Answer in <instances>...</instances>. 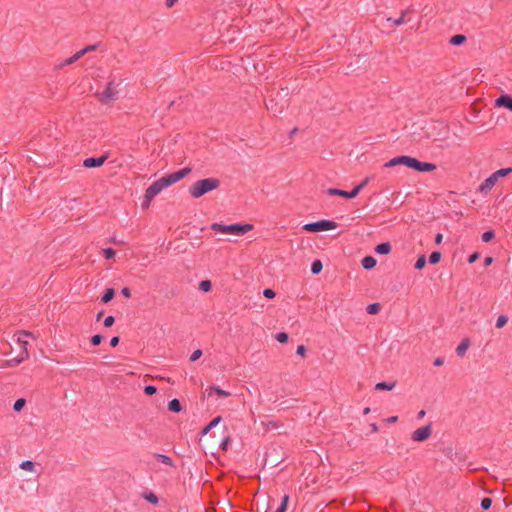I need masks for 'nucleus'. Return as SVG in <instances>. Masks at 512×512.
<instances>
[{
  "label": "nucleus",
  "mask_w": 512,
  "mask_h": 512,
  "mask_svg": "<svg viewBox=\"0 0 512 512\" xmlns=\"http://www.w3.org/2000/svg\"><path fill=\"white\" fill-rule=\"evenodd\" d=\"M464 136L455 133L452 130H420L416 132V142L423 146H435L446 149L460 146Z\"/></svg>",
  "instance_id": "f257e3e1"
},
{
  "label": "nucleus",
  "mask_w": 512,
  "mask_h": 512,
  "mask_svg": "<svg viewBox=\"0 0 512 512\" xmlns=\"http://www.w3.org/2000/svg\"><path fill=\"white\" fill-rule=\"evenodd\" d=\"M220 186V180L217 178H204L196 181L189 187L190 195L198 199L208 192L217 189Z\"/></svg>",
  "instance_id": "f03ea898"
},
{
  "label": "nucleus",
  "mask_w": 512,
  "mask_h": 512,
  "mask_svg": "<svg viewBox=\"0 0 512 512\" xmlns=\"http://www.w3.org/2000/svg\"><path fill=\"white\" fill-rule=\"evenodd\" d=\"M119 96V84L116 83L114 78H111L106 84L105 88L96 93V98L103 105H111L118 99Z\"/></svg>",
  "instance_id": "7ed1b4c3"
},
{
  "label": "nucleus",
  "mask_w": 512,
  "mask_h": 512,
  "mask_svg": "<svg viewBox=\"0 0 512 512\" xmlns=\"http://www.w3.org/2000/svg\"><path fill=\"white\" fill-rule=\"evenodd\" d=\"M253 228L251 224H242V223H235V224H221V223H213L211 225V229L215 232L224 233V234H233V235H244L248 231H250Z\"/></svg>",
  "instance_id": "20e7f679"
},
{
  "label": "nucleus",
  "mask_w": 512,
  "mask_h": 512,
  "mask_svg": "<svg viewBox=\"0 0 512 512\" xmlns=\"http://www.w3.org/2000/svg\"><path fill=\"white\" fill-rule=\"evenodd\" d=\"M370 178L366 177L361 183L356 185L351 191L342 190L339 188H328L327 194L330 196H341L347 199L355 198L360 191L369 183Z\"/></svg>",
  "instance_id": "39448f33"
},
{
  "label": "nucleus",
  "mask_w": 512,
  "mask_h": 512,
  "mask_svg": "<svg viewBox=\"0 0 512 512\" xmlns=\"http://www.w3.org/2000/svg\"><path fill=\"white\" fill-rule=\"evenodd\" d=\"M338 224L335 221L323 219L316 222L307 223L303 226V229L307 232H323L333 230L337 228Z\"/></svg>",
  "instance_id": "423d86ee"
},
{
  "label": "nucleus",
  "mask_w": 512,
  "mask_h": 512,
  "mask_svg": "<svg viewBox=\"0 0 512 512\" xmlns=\"http://www.w3.org/2000/svg\"><path fill=\"white\" fill-rule=\"evenodd\" d=\"M164 189L160 179L154 181L145 191L144 200L141 203L142 209H147L151 201Z\"/></svg>",
  "instance_id": "0eeeda50"
},
{
  "label": "nucleus",
  "mask_w": 512,
  "mask_h": 512,
  "mask_svg": "<svg viewBox=\"0 0 512 512\" xmlns=\"http://www.w3.org/2000/svg\"><path fill=\"white\" fill-rule=\"evenodd\" d=\"M408 168L418 172H431L434 171L437 167L433 163L422 162L415 157H411L408 164Z\"/></svg>",
  "instance_id": "6e6552de"
},
{
  "label": "nucleus",
  "mask_w": 512,
  "mask_h": 512,
  "mask_svg": "<svg viewBox=\"0 0 512 512\" xmlns=\"http://www.w3.org/2000/svg\"><path fill=\"white\" fill-rule=\"evenodd\" d=\"M432 433L431 424L418 428L412 433V440L416 442H423L427 440Z\"/></svg>",
  "instance_id": "1a4fd4ad"
},
{
  "label": "nucleus",
  "mask_w": 512,
  "mask_h": 512,
  "mask_svg": "<svg viewBox=\"0 0 512 512\" xmlns=\"http://www.w3.org/2000/svg\"><path fill=\"white\" fill-rule=\"evenodd\" d=\"M97 48V45H88L86 46L85 48L79 50L78 52H76L73 56H71L70 58H68L67 60H65L64 63L60 64L59 67H63L65 65H71L73 63H75L76 61H78L81 57H83L85 54L91 52V51H94L95 49Z\"/></svg>",
  "instance_id": "9d476101"
},
{
  "label": "nucleus",
  "mask_w": 512,
  "mask_h": 512,
  "mask_svg": "<svg viewBox=\"0 0 512 512\" xmlns=\"http://www.w3.org/2000/svg\"><path fill=\"white\" fill-rule=\"evenodd\" d=\"M31 335L32 334L30 332L26 331V330H22V331L19 332L18 342L21 343V345L23 347V351L20 354V358L16 360V364H19L23 360L28 358V356H29V353L27 351L28 342L25 340V338H22V337H28V336H31Z\"/></svg>",
  "instance_id": "9b49d317"
},
{
  "label": "nucleus",
  "mask_w": 512,
  "mask_h": 512,
  "mask_svg": "<svg viewBox=\"0 0 512 512\" xmlns=\"http://www.w3.org/2000/svg\"><path fill=\"white\" fill-rule=\"evenodd\" d=\"M108 159V155L104 154L99 157H89L83 160V166L85 168H97L102 166L106 160Z\"/></svg>",
  "instance_id": "f8f14e48"
},
{
  "label": "nucleus",
  "mask_w": 512,
  "mask_h": 512,
  "mask_svg": "<svg viewBox=\"0 0 512 512\" xmlns=\"http://www.w3.org/2000/svg\"><path fill=\"white\" fill-rule=\"evenodd\" d=\"M494 106L496 108H504L512 112V96L509 94H502L495 99Z\"/></svg>",
  "instance_id": "ddd939ff"
},
{
  "label": "nucleus",
  "mask_w": 512,
  "mask_h": 512,
  "mask_svg": "<svg viewBox=\"0 0 512 512\" xmlns=\"http://www.w3.org/2000/svg\"><path fill=\"white\" fill-rule=\"evenodd\" d=\"M445 455L454 463L461 464L466 460V454L464 451H456L452 448H447Z\"/></svg>",
  "instance_id": "4468645a"
},
{
  "label": "nucleus",
  "mask_w": 512,
  "mask_h": 512,
  "mask_svg": "<svg viewBox=\"0 0 512 512\" xmlns=\"http://www.w3.org/2000/svg\"><path fill=\"white\" fill-rule=\"evenodd\" d=\"M497 181L498 179L496 178V176L491 174L480 184L478 191L483 194H488L492 190Z\"/></svg>",
  "instance_id": "2eb2a0df"
},
{
  "label": "nucleus",
  "mask_w": 512,
  "mask_h": 512,
  "mask_svg": "<svg viewBox=\"0 0 512 512\" xmlns=\"http://www.w3.org/2000/svg\"><path fill=\"white\" fill-rule=\"evenodd\" d=\"M410 158H411V156L400 155V156L390 159L388 162L385 163L384 166L385 167H395L397 165H405L406 167H408Z\"/></svg>",
  "instance_id": "dca6fc26"
},
{
  "label": "nucleus",
  "mask_w": 512,
  "mask_h": 512,
  "mask_svg": "<svg viewBox=\"0 0 512 512\" xmlns=\"http://www.w3.org/2000/svg\"><path fill=\"white\" fill-rule=\"evenodd\" d=\"M190 172H191V168L185 167V168H182V169L175 171L173 173H170V174L173 178L174 183H176V182L180 181L181 179H183L184 177H186Z\"/></svg>",
  "instance_id": "f3484780"
},
{
  "label": "nucleus",
  "mask_w": 512,
  "mask_h": 512,
  "mask_svg": "<svg viewBox=\"0 0 512 512\" xmlns=\"http://www.w3.org/2000/svg\"><path fill=\"white\" fill-rule=\"evenodd\" d=\"M190 172H191V168L185 167V168H182V169L175 171L173 173H170V174L173 178L174 183H176V182L180 181L181 179H183L184 177H186Z\"/></svg>",
  "instance_id": "a211bd4d"
},
{
  "label": "nucleus",
  "mask_w": 512,
  "mask_h": 512,
  "mask_svg": "<svg viewBox=\"0 0 512 512\" xmlns=\"http://www.w3.org/2000/svg\"><path fill=\"white\" fill-rule=\"evenodd\" d=\"M375 252L381 255H387L391 252L392 246L390 242H381L375 247Z\"/></svg>",
  "instance_id": "6ab92c4d"
},
{
  "label": "nucleus",
  "mask_w": 512,
  "mask_h": 512,
  "mask_svg": "<svg viewBox=\"0 0 512 512\" xmlns=\"http://www.w3.org/2000/svg\"><path fill=\"white\" fill-rule=\"evenodd\" d=\"M362 267L366 270H371L377 264L376 259L373 256H365L361 261Z\"/></svg>",
  "instance_id": "aec40b11"
},
{
  "label": "nucleus",
  "mask_w": 512,
  "mask_h": 512,
  "mask_svg": "<svg viewBox=\"0 0 512 512\" xmlns=\"http://www.w3.org/2000/svg\"><path fill=\"white\" fill-rule=\"evenodd\" d=\"M469 345H470V341L469 339H463L460 344L457 346L456 348V354L459 356V357H463L467 351V349L469 348Z\"/></svg>",
  "instance_id": "412c9836"
},
{
  "label": "nucleus",
  "mask_w": 512,
  "mask_h": 512,
  "mask_svg": "<svg viewBox=\"0 0 512 512\" xmlns=\"http://www.w3.org/2000/svg\"><path fill=\"white\" fill-rule=\"evenodd\" d=\"M142 497H143V499H145L150 504L156 505V504L159 503L158 496L154 492H152V491H145L142 494Z\"/></svg>",
  "instance_id": "4be33fe9"
},
{
  "label": "nucleus",
  "mask_w": 512,
  "mask_h": 512,
  "mask_svg": "<svg viewBox=\"0 0 512 512\" xmlns=\"http://www.w3.org/2000/svg\"><path fill=\"white\" fill-rule=\"evenodd\" d=\"M154 457L156 458V460L158 462H161L165 465L174 467V462H173L172 458L169 457L168 455L156 453V454H154Z\"/></svg>",
  "instance_id": "5701e85b"
},
{
  "label": "nucleus",
  "mask_w": 512,
  "mask_h": 512,
  "mask_svg": "<svg viewBox=\"0 0 512 512\" xmlns=\"http://www.w3.org/2000/svg\"><path fill=\"white\" fill-rule=\"evenodd\" d=\"M168 410L173 413H179L182 410L181 402L174 398L168 403Z\"/></svg>",
  "instance_id": "b1692460"
},
{
  "label": "nucleus",
  "mask_w": 512,
  "mask_h": 512,
  "mask_svg": "<svg viewBox=\"0 0 512 512\" xmlns=\"http://www.w3.org/2000/svg\"><path fill=\"white\" fill-rule=\"evenodd\" d=\"M212 393H216L219 397H228L230 396V393L226 390H223L222 388L213 385L210 386L208 395H211Z\"/></svg>",
  "instance_id": "393cba45"
},
{
  "label": "nucleus",
  "mask_w": 512,
  "mask_h": 512,
  "mask_svg": "<svg viewBox=\"0 0 512 512\" xmlns=\"http://www.w3.org/2000/svg\"><path fill=\"white\" fill-rule=\"evenodd\" d=\"M396 385V382H386V381H382V382H378L375 386V389L376 390H379V391H383V390H392Z\"/></svg>",
  "instance_id": "a878e982"
},
{
  "label": "nucleus",
  "mask_w": 512,
  "mask_h": 512,
  "mask_svg": "<svg viewBox=\"0 0 512 512\" xmlns=\"http://www.w3.org/2000/svg\"><path fill=\"white\" fill-rule=\"evenodd\" d=\"M115 296V290L113 288H107L105 289L102 297H101V301L103 303H108L110 302Z\"/></svg>",
  "instance_id": "bb28decb"
},
{
  "label": "nucleus",
  "mask_w": 512,
  "mask_h": 512,
  "mask_svg": "<svg viewBox=\"0 0 512 512\" xmlns=\"http://www.w3.org/2000/svg\"><path fill=\"white\" fill-rule=\"evenodd\" d=\"M322 269H323V264H322L321 260L315 259L311 264V273L313 275H317L322 271Z\"/></svg>",
  "instance_id": "cd10ccee"
},
{
  "label": "nucleus",
  "mask_w": 512,
  "mask_h": 512,
  "mask_svg": "<svg viewBox=\"0 0 512 512\" xmlns=\"http://www.w3.org/2000/svg\"><path fill=\"white\" fill-rule=\"evenodd\" d=\"M381 309L380 303H371L366 307V312L370 315L377 314Z\"/></svg>",
  "instance_id": "c85d7f7f"
},
{
  "label": "nucleus",
  "mask_w": 512,
  "mask_h": 512,
  "mask_svg": "<svg viewBox=\"0 0 512 512\" xmlns=\"http://www.w3.org/2000/svg\"><path fill=\"white\" fill-rule=\"evenodd\" d=\"M466 41V37L462 34H457L451 37L450 43L452 45H461Z\"/></svg>",
  "instance_id": "c756f323"
},
{
  "label": "nucleus",
  "mask_w": 512,
  "mask_h": 512,
  "mask_svg": "<svg viewBox=\"0 0 512 512\" xmlns=\"http://www.w3.org/2000/svg\"><path fill=\"white\" fill-rule=\"evenodd\" d=\"M408 12V10H404L401 12V15L398 16V19L393 20L392 18H387V21L393 22L396 26H400L405 22V15Z\"/></svg>",
  "instance_id": "7c9ffc66"
},
{
  "label": "nucleus",
  "mask_w": 512,
  "mask_h": 512,
  "mask_svg": "<svg viewBox=\"0 0 512 512\" xmlns=\"http://www.w3.org/2000/svg\"><path fill=\"white\" fill-rule=\"evenodd\" d=\"M510 173H512V167L499 169L492 174L496 176L497 179H499L500 177L507 176Z\"/></svg>",
  "instance_id": "2f4dec72"
},
{
  "label": "nucleus",
  "mask_w": 512,
  "mask_h": 512,
  "mask_svg": "<svg viewBox=\"0 0 512 512\" xmlns=\"http://www.w3.org/2000/svg\"><path fill=\"white\" fill-rule=\"evenodd\" d=\"M441 259V253L439 251H433L429 256V263L435 265L439 263Z\"/></svg>",
  "instance_id": "473e14b6"
},
{
  "label": "nucleus",
  "mask_w": 512,
  "mask_h": 512,
  "mask_svg": "<svg viewBox=\"0 0 512 512\" xmlns=\"http://www.w3.org/2000/svg\"><path fill=\"white\" fill-rule=\"evenodd\" d=\"M426 257L425 255H421L418 257V259L416 260L415 264H414V268L417 269V270H421L425 267L426 265Z\"/></svg>",
  "instance_id": "72a5a7b5"
},
{
  "label": "nucleus",
  "mask_w": 512,
  "mask_h": 512,
  "mask_svg": "<svg viewBox=\"0 0 512 512\" xmlns=\"http://www.w3.org/2000/svg\"><path fill=\"white\" fill-rule=\"evenodd\" d=\"M212 288V283L210 280H202L199 283V290L203 292H209Z\"/></svg>",
  "instance_id": "f704fd0d"
},
{
  "label": "nucleus",
  "mask_w": 512,
  "mask_h": 512,
  "mask_svg": "<svg viewBox=\"0 0 512 512\" xmlns=\"http://www.w3.org/2000/svg\"><path fill=\"white\" fill-rule=\"evenodd\" d=\"M159 179L162 182V184L164 185V188H167V187L175 184L171 174H167V175H165V176H163V177H161Z\"/></svg>",
  "instance_id": "c9c22d12"
},
{
  "label": "nucleus",
  "mask_w": 512,
  "mask_h": 512,
  "mask_svg": "<svg viewBox=\"0 0 512 512\" xmlns=\"http://www.w3.org/2000/svg\"><path fill=\"white\" fill-rule=\"evenodd\" d=\"M26 404V400L24 398H19L14 402L13 409L16 412H20Z\"/></svg>",
  "instance_id": "e433bc0d"
},
{
  "label": "nucleus",
  "mask_w": 512,
  "mask_h": 512,
  "mask_svg": "<svg viewBox=\"0 0 512 512\" xmlns=\"http://www.w3.org/2000/svg\"><path fill=\"white\" fill-rule=\"evenodd\" d=\"M20 468L23 470H26V471H33L35 468V464H34V462H32L30 460H25V461L21 462Z\"/></svg>",
  "instance_id": "4c0bfd02"
},
{
  "label": "nucleus",
  "mask_w": 512,
  "mask_h": 512,
  "mask_svg": "<svg viewBox=\"0 0 512 512\" xmlns=\"http://www.w3.org/2000/svg\"><path fill=\"white\" fill-rule=\"evenodd\" d=\"M495 237V232L493 230H487L482 233L481 239L483 242H489Z\"/></svg>",
  "instance_id": "58836bf2"
},
{
  "label": "nucleus",
  "mask_w": 512,
  "mask_h": 512,
  "mask_svg": "<svg viewBox=\"0 0 512 512\" xmlns=\"http://www.w3.org/2000/svg\"><path fill=\"white\" fill-rule=\"evenodd\" d=\"M115 255H116V251L114 249H112L110 247L103 249V256L105 259L110 260V259L114 258Z\"/></svg>",
  "instance_id": "ea45409f"
},
{
  "label": "nucleus",
  "mask_w": 512,
  "mask_h": 512,
  "mask_svg": "<svg viewBox=\"0 0 512 512\" xmlns=\"http://www.w3.org/2000/svg\"><path fill=\"white\" fill-rule=\"evenodd\" d=\"M508 322V317L505 315H500L496 320V328H502L504 327Z\"/></svg>",
  "instance_id": "a19ab883"
},
{
  "label": "nucleus",
  "mask_w": 512,
  "mask_h": 512,
  "mask_svg": "<svg viewBox=\"0 0 512 512\" xmlns=\"http://www.w3.org/2000/svg\"><path fill=\"white\" fill-rule=\"evenodd\" d=\"M275 338L279 343L284 344L288 342L289 336L286 332H279L276 334Z\"/></svg>",
  "instance_id": "79ce46f5"
},
{
  "label": "nucleus",
  "mask_w": 512,
  "mask_h": 512,
  "mask_svg": "<svg viewBox=\"0 0 512 512\" xmlns=\"http://www.w3.org/2000/svg\"><path fill=\"white\" fill-rule=\"evenodd\" d=\"M492 505V499L489 498V497H484L482 500H481V508L483 510H488Z\"/></svg>",
  "instance_id": "37998d69"
},
{
  "label": "nucleus",
  "mask_w": 512,
  "mask_h": 512,
  "mask_svg": "<svg viewBox=\"0 0 512 512\" xmlns=\"http://www.w3.org/2000/svg\"><path fill=\"white\" fill-rule=\"evenodd\" d=\"M103 340V336L100 334H95L91 337L90 342L93 346H98L101 344Z\"/></svg>",
  "instance_id": "c03bdc74"
},
{
  "label": "nucleus",
  "mask_w": 512,
  "mask_h": 512,
  "mask_svg": "<svg viewBox=\"0 0 512 512\" xmlns=\"http://www.w3.org/2000/svg\"><path fill=\"white\" fill-rule=\"evenodd\" d=\"M157 392V387L154 385H146L144 387V393L148 396H152Z\"/></svg>",
  "instance_id": "a18cd8bd"
},
{
  "label": "nucleus",
  "mask_w": 512,
  "mask_h": 512,
  "mask_svg": "<svg viewBox=\"0 0 512 512\" xmlns=\"http://www.w3.org/2000/svg\"><path fill=\"white\" fill-rule=\"evenodd\" d=\"M263 296L265 298H268V299H273L275 296H276V293L274 290L270 289V288H266L264 289L263 291Z\"/></svg>",
  "instance_id": "49530a36"
},
{
  "label": "nucleus",
  "mask_w": 512,
  "mask_h": 512,
  "mask_svg": "<svg viewBox=\"0 0 512 512\" xmlns=\"http://www.w3.org/2000/svg\"><path fill=\"white\" fill-rule=\"evenodd\" d=\"M203 352L202 350L200 349H196L195 351H193V353L191 354L190 356V361L194 362V361H197L201 356H202Z\"/></svg>",
  "instance_id": "de8ad7c7"
},
{
  "label": "nucleus",
  "mask_w": 512,
  "mask_h": 512,
  "mask_svg": "<svg viewBox=\"0 0 512 512\" xmlns=\"http://www.w3.org/2000/svg\"><path fill=\"white\" fill-rule=\"evenodd\" d=\"M115 322V318L111 315L107 316L105 319H104V326L105 327H111Z\"/></svg>",
  "instance_id": "09e8293b"
},
{
  "label": "nucleus",
  "mask_w": 512,
  "mask_h": 512,
  "mask_svg": "<svg viewBox=\"0 0 512 512\" xmlns=\"http://www.w3.org/2000/svg\"><path fill=\"white\" fill-rule=\"evenodd\" d=\"M214 427L211 426L210 423H208L200 432H199V435L200 436H205L207 435Z\"/></svg>",
  "instance_id": "8fccbe9b"
},
{
  "label": "nucleus",
  "mask_w": 512,
  "mask_h": 512,
  "mask_svg": "<svg viewBox=\"0 0 512 512\" xmlns=\"http://www.w3.org/2000/svg\"><path fill=\"white\" fill-rule=\"evenodd\" d=\"M305 353H306V347L304 345H299L297 347L296 354L301 356V357H304Z\"/></svg>",
  "instance_id": "3c124183"
},
{
  "label": "nucleus",
  "mask_w": 512,
  "mask_h": 512,
  "mask_svg": "<svg viewBox=\"0 0 512 512\" xmlns=\"http://www.w3.org/2000/svg\"><path fill=\"white\" fill-rule=\"evenodd\" d=\"M480 254L478 252H474L472 253L471 255H469L468 257V262L470 264L474 263L478 258H479Z\"/></svg>",
  "instance_id": "603ef678"
},
{
  "label": "nucleus",
  "mask_w": 512,
  "mask_h": 512,
  "mask_svg": "<svg viewBox=\"0 0 512 512\" xmlns=\"http://www.w3.org/2000/svg\"><path fill=\"white\" fill-rule=\"evenodd\" d=\"M288 503H289V495H284L281 499V503L279 506H284V508L287 510Z\"/></svg>",
  "instance_id": "864d4df0"
},
{
  "label": "nucleus",
  "mask_w": 512,
  "mask_h": 512,
  "mask_svg": "<svg viewBox=\"0 0 512 512\" xmlns=\"http://www.w3.org/2000/svg\"><path fill=\"white\" fill-rule=\"evenodd\" d=\"M222 420V417L221 416H217L215 418H213L209 423L211 424V426L213 427H216Z\"/></svg>",
  "instance_id": "5fc2aeb1"
},
{
  "label": "nucleus",
  "mask_w": 512,
  "mask_h": 512,
  "mask_svg": "<svg viewBox=\"0 0 512 512\" xmlns=\"http://www.w3.org/2000/svg\"><path fill=\"white\" fill-rule=\"evenodd\" d=\"M120 338L118 336H114L110 339V345L112 347H116L119 344Z\"/></svg>",
  "instance_id": "6e6d98bb"
},
{
  "label": "nucleus",
  "mask_w": 512,
  "mask_h": 512,
  "mask_svg": "<svg viewBox=\"0 0 512 512\" xmlns=\"http://www.w3.org/2000/svg\"><path fill=\"white\" fill-rule=\"evenodd\" d=\"M229 442H230L229 437L224 438L223 441L220 444L221 449L224 450V451L227 450V445H228Z\"/></svg>",
  "instance_id": "4d7b16f0"
},
{
  "label": "nucleus",
  "mask_w": 512,
  "mask_h": 512,
  "mask_svg": "<svg viewBox=\"0 0 512 512\" xmlns=\"http://www.w3.org/2000/svg\"><path fill=\"white\" fill-rule=\"evenodd\" d=\"M121 294L124 296V297H127L129 298L131 296V291L128 287H124L121 289Z\"/></svg>",
  "instance_id": "13d9d810"
},
{
  "label": "nucleus",
  "mask_w": 512,
  "mask_h": 512,
  "mask_svg": "<svg viewBox=\"0 0 512 512\" xmlns=\"http://www.w3.org/2000/svg\"><path fill=\"white\" fill-rule=\"evenodd\" d=\"M443 363H444V358H442V357H437L433 362L434 366H441V365H443Z\"/></svg>",
  "instance_id": "bf43d9fd"
},
{
  "label": "nucleus",
  "mask_w": 512,
  "mask_h": 512,
  "mask_svg": "<svg viewBox=\"0 0 512 512\" xmlns=\"http://www.w3.org/2000/svg\"><path fill=\"white\" fill-rule=\"evenodd\" d=\"M443 235L441 233H437L435 236V243L440 244L442 242Z\"/></svg>",
  "instance_id": "052dcab7"
},
{
  "label": "nucleus",
  "mask_w": 512,
  "mask_h": 512,
  "mask_svg": "<svg viewBox=\"0 0 512 512\" xmlns=\"http://www.w3.org/2000/svg\"><path fill=\"white\" fill-rule=\"evenodd\" d=\"M492 262H493V258L492 257H490V256L485 257V259H484V266H489V265L492 264Z\"/></svg>",
  "instance_id": "680f3d73"
},
{
  "label": "nucleus",
  "mask_w": 512,
  "mask_h": 512,
  "mask_svg": "<svg viewBox=\"0 0 512 512\" xmlns=\"http://www.w3.org/2000/svg\"><path fill=\"white\" fill-rule=\"evenodd\" d=\"M178 0H166V6L168 8H171L175 5V3L177 2Z\"/></svg>",
  "instance_id": "e2e57ef3"
},
{
  "label": "nucleus",
  "mask_w": 512,
  "mask_h": 512,
  "mask_svg": "<svg viewBox=\"0 0 512 512\" xmlns=\"http://www.w3.org/2000/svg\"><path fill=\"white\" fill-rule=\"evenodd\" d=\"M398 420V417L397 416H391L389 418H387V422L388 423H395L396 421Z\"/></svg>",
  "instance_id": "0e129e2a"
},
{
  "label": "nucleus",
  "mask_w": 512,
  "mask_h": 512,
  "mask_svg": "<svg viewBox=\"0 0 512 512\" xmlns=\"http://www.w3.org/2000/svg\"><path fill=\"white\" fill-rule=\"evenodd\" d=\"M425 414H426L425 410H421V411L418 412L417 418L421 419V418H423L425 416Z\"/></svg>",
  "instance_id": "69168bd1"
},
{
  "label": "nucleus",
  "mask_w": 512,
  "mask_h": 512,
  "mask_svg": "<svg viewBox=\"0 0 512 512\" xmlns=\"http://www.w3.org/2000/svg\"><path fill=\"white\" fill-rule=\"evenodd\" d=\"M104 315V311H99L96 315V321H99Z\"/></svg>",
  "instance_id": "338daca9"
},
{
  "label": "nucleus",
  "mask_w": 512,
  "mask_h": 512,
  "mask_svg": "<svg viewBox=\"0 0 512 512\" xmlns=\"http://www.w3.org/2000/svg\"><path fill=\"white\" fill-rule=\"evenodd\" d=\"M275 512H286V509L284 508V506H279Z\"/></svg>",
  "instance_id": "774afa93"
}]
</instances>
